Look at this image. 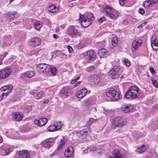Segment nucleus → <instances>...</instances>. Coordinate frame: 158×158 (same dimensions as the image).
Masks as SVG:
<instances>
[{
  "mask_svg": "<svg viewBox=\"0 0 158 158\" xmlns=\"http://www.w3.org/2000/svg\"><path fill=\"white\" fill-rule=\"evenodd\" d=\"M37 69L41 73L50 72L51 75L53 76L55 75L57 72V70L56 67L43 63L38 64L37 66Z\"/></svg>",
  "mask_w": 158,
  "mask_h": 158,
  "instance_id": "nucleus-1",
  "label": "nucleus"
},
{
  "mask_svg": "<svg viewBox=\"0 0 158 158\" xmlns=\"http://www.w3.org/2000/svg\"><path fill=\"white\" fill-rule=\"evenodd\" d=\"M139 94V89L135 85H132L129 87L128 90L126 93L125 96L127 98L130 99H135L138 97Z\"/></svg>",
  "mask_w": 158,
  "mask_h": 158,
  "instance_id": "nucleus-2",
  "label": "nucleus"
},
{
  "mask_svg": "<svg viewBox=\"0 0 158 158\" xmlns=\"http://www.w3.org/2000/svg\"><path fill=\"white\" fill-rule=\"evenodd\" d=\"M123 70V68L120 66H115L108 73L112 79H117L120 77Z\"/></svg>",
  "mask_w": 158,
  "mask_h": 158,
  "instance_id": "nucleus-3",
  "label": "nucleus"
},
{
  "mask_svg": "<svg viewBox=\"0 0 158 158\" xmlns=\"http://www.w3.org/2000/svg\"><path fill=\"white\" fill-rule=\"evenodd\" d=\"M103 13L105 15L112 19H114L117 18V16L115 14V11L113 7L107 5L103 9Z\"/></svg>",
  "mask_w": 158,
  "mask_h": 158,
  "instance_id": "nucleus-4",
  "label": "nucleus"
},
{
  "mask_svg": "<svg viewBox=\"0 0 158 158\" xmlns=\"http://www.w3.org/2000/svg\"><path fill=\"white\" fill-rule=\"evenodd\" d=\"M107 97L110 98L113 101H116L122 98V96L114 90H109L106 92Z\"/></svg>",
  "mask_w": 158,
  "mask_h": 158,
  "instance_id": "nucleus-5",
  "label": "nucleus"
},
{
  "mask_svg": "<svg viewBox=\"0 0 158 158\" xmlns=\"http://www.w3.org/2000/svg\"><path fill=\"white\" fill-rule=\"evenodd\" d=\"M113 127L114 129L116 127H121L127 124V121L121 118L118 117L114 119L112 122Z\"/></svg>",
  "mask_w": 158,
  "mask_h": 158,
  "instance_id": "nucleus-6",
  "label": "nucleus"
},
{
  "mask_svg": "<svg viewBox=\"0 0 158 158\" xmlns=\"http://www.w3.org/2000/svg\"><path fill=\"white\" fill-rule=\"evenodd\" d=\"M14 148L13 146L5 144L1 147L0 151L2 155H7L13 150Z\"/></svg>",
  "mask_w": 158,
  "mask_h": 158,
  "instance_id": "nucleus-7",
  "label": "nucleus"
},
{
  "mask_svg": "<svg viewBox=\"0 0 158 158\" xmlns=\"http://www.w3.org/2000/svg\"><path fill=\"white\" fill-rule=\"evenodd\" d=\"M67 33L73 38L78 35H80V32H78L76 27L73 26H70L67 30Z\"/></svg>",
  "mask_w": 158,
  "mask_h": 158,
  "instance_id": "nucleus-8",
  "label": "nucleus"
},
{
  "mask_svg": "<svg viewBox=\"0 0 158 158\" xmlns=\"http://www.w3.org/2000/svg\"><path fill=\"white\" fill-rule=\"evenodd\" d=\"M11 72V68L10 67H6L4 69H1L0 70V78L5 79L8 77Z\"/></svg>",
  "mask_w": 158,
  "mask_h": 158,
  "instance_id": "nucleus-9",
  "label": "nucleus"
},
{
  "mask_svg": "<svg viewBox=\"0 0 158 158\" xmlns=\"http://www.w3.org/2000/svg\"><path fill=\"white\" fill-rule=\"evenodd\" d=\"M54 142V138H50L44 140L42 141L41 143L44 148H49L53 145Z\"/></svg>",
  "mask_w": 158,
  "mask_h": 158,
  "instance_id": "nucleus-10",
  "label": "nucleus"
},
{
  "mask_svg": "<svg viewBox=\"0 0 158 158\" xmlns=\"http://www.w3.org/2000/svg\"><path fill=\"white\" fill-rule=\"evenodd\" d=\"M142 44V40L141 39L134 40L133 42L131 47L132 52H134L137 50Z\"/></svg>",
  "mask_w": 158,
  "mask_h": 158,
  "instance_id": "nucleus-11",
  "label": "nucleus"
},
{
  "mask_svg": "<svg viewBox=\"0 0 158 158\" xmlns=\"http://www.w3.org/2000/svg\"><path fill=\"white\" fill-rule=\"evenodd\" d=\"M79 21L81 23V25L84 27H88L92 23L91 21L86 19L85 18H82L81 15H80Z\"/></svg>",
  "mask_w": 158,
  "mask_h": 158,
  "instance_id": "nucleus-12",
  "label": "nucleus"
},
{
  "mask_svg": "<svg viewBox=\"0 0 158 158\" xmlns=\"http://www.w3.org/2000/svg\"><path fill=\"white\" fill-rule=\"evenodd\" d=\"M13 86L11 85L4 86L2 87L0 89L5 96H6L12 90Z\"/></svg>",
  "mask_w": 158,
  "mask_h": 158,
  "instance_id": "nucleus-13",
  "label": "nucleus"
},
{
  "mask_svg": "<svg viewBox=\"0 0 158 158\" xmlns=\"http://www.w3.org/2000/svg\"><path fill=\"white\" fill-rule=\"evenodd\" d=\"M112 156L109 158H125L126 156L120 153L118 149H114L112 152Z\"/></svg>",
  "mask_w": 158,
  "mask_h": 158,
  "instance_id": "nucleus-14",
  "label": "nucleus"
},
{
  "mask_svg": "<svg viewBox=\"0 0 158 158\" xmlns=\"http://www.w3.org/2000/svg\"><path fill=\"white\" fill-rule=\"evenodd\" d=\"M133 108V106L130 104H125L121 106L122 110L125 113H130L131 112Z\"/></svg>",
  "mask_w": 158,
  "mask_h": 158,
  "instance_id": "nucleus-15",
  "label": "nucleus"
},
{
  "mask_svg": "<svg viewBox=\"0 0 158 158\" xmlns=\"http://www.w3.org/2000/svg\"><path fill=\"white\" fill-rule=\"evenodd\" d=\"M89 80L91 83L95 85H97L100 82V78L97 75H94L90 76Z\"/></svg>",
  "mask_w": 158,
  "mask_h": 158,
  "instance_id": "nucleus-16",
  "label": "nucleus"
},
{
  "mask_svg": "<svg viewBox=\"0 0 158 158\" xmlns=\"http://www.w3.org/2000/svg\"><path fill=\"white\" fill-rule=\"evenodd\" d=\"M18 155L20 158H30V156L29 151L27 150H23L22 151H19Z\"/></svg>",
  "mask_w": 158,
  "mask_h": 158,
  "instance_id": "nucleus-17",
  "label": "nucleus"
},
{
  "mask_svg": "<svg viewBox=\"0 0 158 158\" xmlns=\"http://www.w3.org/2000/svg\"><path fill=\"white\" fill-rule=\"evenodd\" d=\"M48 121V119L45 118H42L38 120L35 119L34 121L35 124L40 127L45 125Z\"/></svg>",
  "mask_w": 158,
  "mask_h": 158,
  "instance_id": "nucleus-18",
  "label": "nucleus"
},
{
  "mask_svg": "<svg viewBox=\"0 0 158 158\" xmlns=\"http://www.w3.org/2000/svg\"><path fill=\"white\" fill-rule=\"evenodd\" d=\"M90 60H93L95 59L96 53L93 50H89L85 52Z\"/></svg>",
  "mask_w": 158,
  "mask_h": 158,
  "instance_id": "nucleus-19",
  "label": "nucleus"
},
{
  "mask_svg": "<svg viewBox=\"0 0 158 158\" xmlns=\"http://www.w3.org/2000/svg\"><path fill=\"white\" fill-rule=\"evenodd\" d=\"M13 119L15 121H20L23 117V115L18 112H15L12 114Z\"/></svg>",
  "mask_w": 158,
  "mask_h": 158,
  "instance_id": "nucleus-20",
  "label": "nucleus"
},
{
  "mask_svg": "<svg viewBox=\"0 0 158 158\" xmlns=\"http://www.w3.org/2000/svg\"><path fill=\"white\" fill-rule=\"evenodd\" d=\"M73 147L70 146L65 151L64 156L67 158L71 157L73 155Z\"/></svg>",
  "mask_w": 158,
  "mask_h": 158,
  "instance_id": "nucleus-21",
  "label": "nucleus"
},
{
  "mask_svg": "<svg viewBox=\"0 0 158 158\" xmlns=\"http://www.w3.org/2000/svg\"><path fill=\"white\" fill-rule=\"evenodd\" d=\"M40 40L37 37H34L31 39L30 40V45L32 46H36L40 44Z\"/></svg>",
  "mask_w": 158,
  "mask_h": 158,
  "instance_id": "nucleus-22",
  "label": "nucleus"
},
{
  "mask_svg": "<svg viewBox=\"0 0 158 158\" xmlns=\"http://www.w3.org/2000/svg\"><path fill=\"white\" fill-rule=\"evenodd\" d=\"M71 92L69 86H65L61 90L60 93L65 96H69Z\"/></svg>",
  "mask_w": 158,
  "mask_h": 158,
  "instance_id": "nucleus-23",
  "label": "nucleus"
},
{
  "mask_svg": "<svg viewBox=\"0 0 158 158\" xmlns=\"http://www.w3.org/2000/svg\"><path fill=\"white\" fill-rule=\"evenodd\" d=\"M87 92V90L86 88H83L78 91L77 94V97L79 98H81L85 96Z\"/></svg>",
  "mask_w": 158,
  "mask_h": 158,
  "instance_id": "nucleus-24",
  "label": "nucleus"
},
{
  "mask_svg": "<svg viewBox=\"0 0 158 158\" xmlns=\"http://www.w3.org/2000/svg\"><path fill=\"white\" fill-rule=\"evenodd\" d=\"M35 72L33 71H27L22 74V77H27L28 78H31L35 75Z\"/></svg>",
  "mask_w": 158,
  "mask_h": 158,
  "instance_id": "nucleus-25",
  "label": "nucleus"
},
{
  "mask_svg": "<svg viewBox=\"0 0 158 158\" xmlns=\"http://www.w3.org/2000/svg\"><path fill=\"white\" fill-rule=\"evenodd\" d=\"M81 15L82 18H85L86 19L91 21L92 22V21L94 19L93 14L90 12H89L88 14L87 15Z\"/></svg>",
  "mask_w": 158,
  "mask_h": 158,
  "instance_id": "nucleus-26",
  "label": "nucleus"
},
{
  "mask_svg": "<svg viewBox=\"0 0 158 158\" xmlns=\"http://www.w3.org/2000/svg\"><path fill=\"white\" fill-rule=\"evenodd\" d=\"M59 9L58 8H56L55 5H52L49 7L48 11L51 13H56L59 11Z\"/></svg>",
  "mask_w": 158,
  "mask_h": 158,
  "instance_id": "nucleus-27",
  "label": "nucleus"
},
{
  "mask_svg": "<svg viewBox=\"0 0 158 158\" xmlns=\"http://www.w3.org/2000/svg\"><path fill=\"white\" fill-rule=\"evenodd\" d=\"M32 94L34 96H35V94H36V96L37 97L36 98L37 99H38L39 98L44 96V93L43 92H38L35 90L32 92Z\"/></svg>",
  "mask_w": 158,
  "mask_h": 158,
  "instance_id": "nucleus-28",
  "label": "nucleus"
},
{
  "mask_svg": "<svg viewBox=\"0 0 158 158\" xmlns=\"http://www.w3.org/2000/svg\"><path fill=\"white\" fill-rule=\"evenodd\" d=\"M16 13L15 12H9L6 14V17L9 19H13L15 17Z\"/></svg>",
  "mask_w": 158,
  "mask_h": 158,
  "instance_id": "nucleus-29",
  "label": "nucleus"
},
{
  "mask_svg": "<svg viewBox=\"0 0 158 158\" xmlns=\"http://www.w3.org/2000/svg\"><path fill=\"white\" fill-rule=\"evenodd\" d=\"M35 29L37 30L40 29L42 26V23L39 21H36L33 25Z\"/></svg>",
  "mask_w": 158,
  "mask_h": 158,
  "instance_id": "nucleus-30",
  "label": "nucleus"
},
{
  "mask_svg": "<svg viewBox=\"0 0 158 158\" xmlns=\"http://www.w3.org/2000/svg\"><path fill=\"white\" fill-rule=\"evenodd\" d=\"M87 131L82 130L79 131L77 134L78 136H79L80 137L82 136V138H84L86 137L87 135Z\"/></svg>",
  "mask_w": 158,
  "mask_h": 158,
  "instance_id": "nucleus-31",
  "label": "nucleus"
},
{
  "mask_svg": "<svg viewBox=\"0 0 158 158\" xmlns=\"http://www.w3.org/2000/svg\"><path fill=\"white\" fill-rule=\"evenodd\" d=\"M146 149V146L145 145H143L141 147L137 149L136 151L137 152L139 153H142L144 152Z\"/></svg>",
  "mask_w": 158,
  "mask_h": 158,
  "instance_id": "nucleus-32",
  "label": "nucleus"
},
{
  "mask_svg": "<svg viewBox=\"0 0 158 158\" xmlns=\"http://www.w3.org/2000/svg\"><path fill=\"white\" fill-rule=\"evenodd\" d=\"M48 131L49 132H53L56 131V127H55L54 124L50 125L47 129Z\"/></svg>",
  "mask_w": 158,
  "mask_h": 158,
  "instance_id": "nucleus-33",
  "label": "nucleus"
},
{
  "mask_svg": "<svg viewBox=\"0 0 158 158\" xmlns=\"http://www.w3.org/2000/svg\"><path fill=\"white\" fill-rule=\"evenodd\" d=\"M107 50L104 48H102L100 50H99V54L100 55H102L103 56L106 55L107 53Z\"/></svg>",
  "mask_w": 158,
  "mask_h": 158,
  "instance_id": "nucleus-34",
  "label": "nucleus"
},
{
  "mask_svg": "<svg viewBox=\"0 0 158 158\" xmlns=\"http://www.w3.org/2000/svg\"><path fill=\"white\" fill-rule=\"evenodd\" d=\"M118 40L116 37H113L112 39V44L114 47H115L117 44Z\"/></svg>",
  "mask_w": 158,
  "mask_h": 158,
  "instance_id": "nucleus-35",
  "label": "nucleus"
},
{
  "mask_svg": "<svg viewBox=\"0 0 158 158\" xmlns=\"http://www.w3.org/2000/svg\"><path fill=\"white\" fill-rule=\"evenodd\" d=\"M151 46L154 50H158V40L155 43L152 44Z\"/></svg>",
  "mask_w": 158,
  "mask_h": 158,
  "instance_id": "nucleus-36",
  "label": "nucleus"
},
{
  "mask_svg": "<svg viewBox=\"0 0 158 158\" xmlns=\"http://www.w3.org/2000/svg\"><path fill=\"white\" fill-rule=\"evenodd\" d=\"M55 126L56 127V130L60 129L61 127V122H56L54 123Z\"/></svg>",
  "mask_w": 158,
  "mask_h": 158,
  "instance_id": "nucleus-37",
  "label": "nucleus"
},
{
  "mask_svg": "<svg viewBox=\"0 0 158 158\" xmlns=\"http://www.w3.org/2000/svg\"><path fill=\"white\" fill-rule=\"evenodd\" d=\"M150 4L149 0L145 1L143 3V5L145 7L148 8L150 7Z\"/></svg>",
  "mask_w": 158,
  "mask_h": 158,
  "instance_id": "nucleus-38",
  "label": "nucleus"
},
{
  "mask_svg": "<svg viewBox=\"0 0 158 158\" xmlns=\"http://www.w3.org/2000/svg\"><path fill=\"white\" fill-rule=\"evenodd\" d=\"M95 67L94 66H91L87 68L86 71L89 72H91L94 70Z\"/></svg>",
  "mask_w": 158,
  "mask_h": 158,
  "instance_id": "nucleus-39",
  "label": "nucleus"
},
{
  "mask_svg": "<svg viewBox=\"0 0 158 158\" xmlns=\"http://www.w3.org/2000/svg\"><path fill=\"white\" fill-rule=\"evenodd\" d=\"M65 142L64 141H61L60 143L57 148V149L59 150H60V149H62V148L64 147L65 144Z\"/></svg>",
  "mask_w": 158,
  "mask_h": 158,
  "instance_id": "nucleus-40",
  "label": "nucleus"
},
{
  "mask_svg": "<svg viewBox=\"0 0 158 158\" xmlns=\"http://www.w3.org/2000/svg\"><path fill=\"white\" fill-rule=\"evenodd\" d=\"M158 40L156 38V37L154 36H153L151 40V45H152V44L155 43Z\"/></svg>",
  "mask_w": 158,
  "mask_h": 158,
  "instance_id": "nucleus-41",
  "label": "nucleus"
},
{
  "mask_svg": "<svg viewBox=\"0 0 158 158\" xmlns=\"http://www.w3.org/2000/svg\"><path fill=\"white\" fill-rule=\"evenodd\" d=\"M148 23V21H146L144 23H142L141 25L138 26L137 28L139 29L141 28V27H144Z\"/></svg>",
  "mask_w": 158,
  "mask_h": 158,
  "instance_id": "nucleus-42",
  "label": "nucleus"
},
{
  "mask_svg": "<svg viewBox=\"0 0 158 158\" xmlns=\"http://www.w3.org/2000/svg\"><path fill=\"white\" fill-rule=\"evenodd\" d=\"M124 63H125L127 67H129L131 65L130 61L127 59L124 60Z\"/></svg>",
  "mask_w": 158,
  "mask_h": 158,
  "instance_id": "nucleus-43",
  "label": "nucleus"
},
{
  "mask_svg": "<svg viewBox=\"0 0 158 158\" xmlns=\"http://www.w3.org/2000/svg\"><path fill=\"white\" fill-rule=\"evenodd\" d=\"M157 157L155 154L152 155L150 153L145 158H157Z\"/></svg>",
  "mask_w": 158,
  "mask_h": 158,
  "instance_id": "nucleus-44",
  "label": "nucleus"
},
{
  "mask_svg": "<svg viewBox=\"0 0 158 158\" xmlns=\"http://www.w3.org/2000/svg\"><path fill=\"white\" fill-rule=\"evenodd\" d=\"M106 18L104 17H102L98 20V22L100 23H102L103 21H106Z\"/></svg>",
  "mask_w": 158,
  "mask_h": 158,
  "instance_id": "nucleus-45",
  "label": "nucleus"
},
{
  "mask_svg": "<svg viewBox=\"0 0 158 158\" xmlns=\"http://www.w3.org/2000/svg\"><path fill=\"white\" fill-rule=\"evenodd\" d=\"M80 77L78 76L77 77L73 80L71 81V83L72 84H74L75 82L77 81L79 79Z\"/></svg>",
  "mask_w": 158,
  "mask_h": 158,
  "instance_id": "nucleus-46",
  "label": "nucleus"
},
{
  "mask_svg": "<svg viewBox=\"0 0 158 158\" xmlns=\"http://www.w3.org/2000/svg\"><path fill=\"white\" fill-rule=\"evenodd\" d=\"M152 84L156 87H158V84L157 83V81L154 80L152 79Z\"/></svg>",
  "mask_w": 158,
  "mask_h": 158,
  "instance_id": "nucleus-47",
  "label": "nucleus"
},
{
  "mask_svg": "<svg viewBox=\"0 0 158 158\" xmlns=\"http://www.w3.org/2000/svg\"><path fill=\"white\" fill-rule=\"evenodd\" d=\"M59 56L60 58L64 59H66L67 57V55L63 53L60 54Z\"/></svg>",
  "mask_w": 158,
  "mask_h": 158,
  "instance_id": "nucleus-48",
  "label": "nucleus"
},
{
  "mask_svg": "<svg viewBox=\"0 0 158 158\" xmlns=\"http://www.w3.org/2000/svg\"><path fill=\"white\" fill-rule=\"evenodd\" d=\"M150 5L154 4L158 2V0H149Z\"/></svg>",
  "mask_w": 158,
  "mask_h": 158,
  "instance_id": "nucleus-49",
  "label": "nucleus"
},
{
  "mask_svg": "<svg viewBox=\"0 0 158 158\" xmlns=\"http://www.w3.org/2000/svg\"><path fill=\"white\" fill-rule=\"evenodd\" d=\"M139 12L141 15H143L145 13V11L143 9H140L139 10Z\"/></svg>",
  "mask_w": 158,
  "mask_h": 158,
  "instance_id": "nucleus-50",
  "label": "nucleus"
},
{
  "mask_svg": "<svg viewBox=\"0 0 158 158\" xmlns=\"http://www.w3.org/2000/svg\"><path fill=\"white\" fill-rule=\"evenodd\" d=\"M5 96L2 91L0 89V101L2 100L3 97Z\"/></svg>",
  "mask_w": 158,
  "mask_h": 158,
  "instance_id": "nucleus-51",
  "label": "nucleus"
},
{
  "mask_svg": "<svg viewBox=\"0 0 158 158\" xmlns=\"http://www.w3.org/2000/svg\"><path fill=\"white\" fill-rule=\"evenodd\" d=\"M68 49L69 52V53L72 52L73 51L72 48L70 46H68Z\"/></svg>",
  "mask_w": 158,
  "mask_h": 158,
  "instance_id": "nucleus-52",
  "label": "nucleus"
},
{
  "mask_svg": "<svg viewBox=\"0 0 158 158\" xmlns=\"http://www.w3.org/2000/svg\"><path fill=\"white\" fill-rule=\"evenodd\" d=\"M125 0H119V3L121 5L123 6L124 5Z\"/></svg>",
  "mask_w": 158,
  "mask_h": 158,
  "instance_id": "nucleus-53",
  "label": "nucleus"
},
{
  "mask_svg": "<svg viewBox=\"0 0 158 158\" xmlns=\"http://www.w3.org/2000/svg\"><path fill=\"white\" fill-rule=\"evenodd\" d=\"M151 72L152 74H154L155 73V71L154 69L152 67H151L150 69Z\"/></svg>",
  "mask_w": 158,
  "mask_h": 158,
  "instance_id": "nucleus-54",
  "label": "nucleus"
},
{
  "mask_svg": "<svg viewBox=\"0 0 158 158\" xmlns=\"http://www.w3.org/2000/svg\"><path fill=\"white\" fill-rule=\"evenodd\" d=\"M97 119H94L93 118H91L90 119L89 121L92 122V123L96 122V121L97 120Z\"/></svg>",
  "mask_w": 158,
  "mask_h": 158,
  "instance_id": "nucleus-55",
  "label": "nucleus"
},
{
  "mask_svg": "<svg viewBox=\"0 0 158 158\" xmlns=\"http://www.w3.org/2000/svg\"><path fill=\"white\" fill-rule=\"evenodd\" d=\"M123 23L125 25L127 24H128V22L127 20L125 19L123 21Z\"/></svg>",
  "mask_w": 158,
  "mask_h": 158,
  "instance_id": "nucleus-56",
  "label": "nucleus"
},
{
  "mask_svg": "<svg viewBox=\"0 0 158 158\" xmlns=\"http://www.w3.org/2000/svg\"><path fill=\"white\" fill-rule=\"evenodd\" d=\"M49 100L48 99H46L44 101V103L45 104H48L49 102Z\"/></svg>",
  "mask_w": 158,
  "mask_h": 158,
  "instance_id": "nucleus-57",
  "label": "nucleus"
},
{
  "mask_svg": "<svg viewBox=\"0 0 158 158\" xmlns=\"http://www.w3.org/2000/svg\"><path fill=\"white\" fill-rule=\"evenodd\" d=\"M53 37L55 39H57L58 37V35L57 34H54L53 35Z\"/></svg>",
  "mask_w": 158,
  "mask_h": 158,
  "instance_id": "nucleus-58",
  "label": "nucleus"
},
{
  "mask_svg": "<svg viewBox=\"0 0 158 158\" xmlns=\"http://www.w3.org/2000/svg\"><path fill=\"white\" fill-rule=\"evenodd\" d=\"M80 83V81H78L77 82L76 84L75 85H74V87H76L77 86H78V85H79Z\"/></svg>",
  "mask_w": 158,
  "mask_h": 158,
  "instance_id": "nucleus-59",
  "label": "nucleus"
},
{
  "mask_svg": "<svg viewBox=\"0 0 158 158\" xmlns=\"http://www.w3.org/2000/svg\"><path fill=\"white\" fill-rule=\"evenodd\" d=\"M7 53H5L2 56L3 58H4L6 56V55H7Z\"/></svg>",
  "mask_w": 158,
  "mask_h": 158,
  "instance_id": "nucleus-60",
  "label": "nucleus"
},
{
  "mask_svg": "<svg viewBox=\"0 0 158 158\" xmlns=\"http://www.w3.org/2000/svg\"><path fill=\"white\" fill-rule=\"evenodd\" d=\"M3 141V139L0 136V143H1Z\"/></svg>",
  "mask_w": 158,
  "mask_h": 158,
  "instance_id": "nucleus-61",
  "label": "nucleus"
},
{
  "mask_svg": "<svg viewBox=\"0 0 158 158\" xmlns=\"http://www.w3.org/2000/svg\"><path fill=\"white\" fill-rule=\"evenodd\" d=\"M131 19L133 20V21H135V19L133 18L132 17H131Z\"/></svg>",
  "mask_w": 158,
  "mask_h": 158,
  "instance_id": "nucleus-62",
  "label": "nucleus"
},
{
  "mask_svg": "<svg viewBox=\"0 0 158 158\" xmlns=\"http://www.w3.org/2000/svg\"><path fill=\"white\" fill-rule=\"evenodd\" d=\"M123 78V74L120 77V78L121 79H122Z\"/></svg>",
  "mask_w": 158,
  "mask_h": 158,
  "instance_id": "nucleus-63",
  "label": "nucleus"
},
{
  "mask_svg": "<svg viewBox=\"0 0 158 158\" xmlns=\"http://www.w3.org/2000/svg\"><path fill=\"white\" fill-rule=\"evenodd\" d=\"M96 148H94L93 149H91V150H96Z\"/></svg>",
  "mask_w": 158,
  "mask_h": 158,
  "instance_id": "nucleus-64",
  "label": "nucleus"
}]
</instances>
